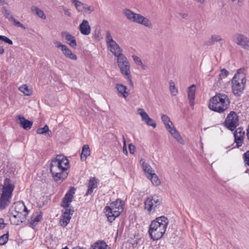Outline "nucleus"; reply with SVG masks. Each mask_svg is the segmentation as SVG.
I'll list each match as a JSON object with an SVG mask.
<instances>
[{
  "label": "nucleus",
  "mask_w": 249,
  "mask_h": 249,
  "mask_svg": "<svg viewBox=\"0 0 249 249\" xmlns=\"http://www.w3.org/2000/svg\"><path fill=\"white\" fill-rule=\"evenodd\" d=\"M179 15L183 18H186L188 17V14L186 13H181Z\"/></svg>",
  "instance_id": "53"
},
{
  "label": "nucleus",
  "mask_w": 249,
  "mask_h": 249,
  "mask_svg": "<svg viewBox=\"0 0 249 249\" xmlns=\"http://www.w3.org/2000/svg\"><path fill=\"white\" fill-rule=\"evenodd\" d=\"M2 0H0V2H2Z\"/></svg>",
  "instance_id": "58"
},
{
  "label": "nucleus",
  "mask_w": 249,
  "mask_h": 249,
  "mask_svg": "<svg viewBox=\"0 0 249 249\" xmlns=\"http://www.w3.org/2000/svg\"><path fill=\"white\" fill-rule=\"evenodd\" d=\"M105 210L108 220L110 223L114 221L115 218L119 216L121 213L123 212V211H121L117 207L114 206L111 207V204H110L109 206H106Z\"/></svg>",
  "instance_id": "13"
},
{
  "label": "nucleus",
  "mask_w": 249,
  "mask_h": 249,
  "mask_svg": "<svg viewBox=\"0 0 249 249\" xmlns=\"http://www.w3.org/2000/svg\"><path fill=\"white\" fill-rule=\"evenodd\" d=\"M140 162L142 163V167L143 171L146 173L147 176H151L153 173H155L152 168L147 163H145L144 160L141 159Z\"/></svg>",
  "instance_id": "26"
},
{
  "label": "nucleus",
  "mask_w": 249,
  "mask_h": 249,
  "mask_svg": "<svg viewBox=\"0 0 249 249\" xmlns=\"http://www.w3.org/2000/svg\"><path fill=\"white\" fill-rule=\"evenodd\" d=\"M162 203L160 197L155 195L148 197L144 201V210L150 214L156 212L157 208Z\"/></svg>",
  "instance_id": "7"
},
{
  "label": "nucleus",
  "mask_w": 249,
  "mask_h": 249,
  "mask_svg": "<svg viewBox=\"0 0 249 249\" xmlns=\"http://www.w3.org/2000/svg\"><path fill=\"white\" fill-rule=\"evenodd\" d=\"M132 21L142 24L149 28L152 26L151 23L149 19L138 14H135Z\"/></svg>",
  "instance_id": "17"
},
{
  "label": "nucleus",
  "mask_w": 249,
  "mask_h": 249,
  "mask_svg": "<svg viewBox=\"0 0 249 249\" xmlns=\"http://www.w3.org/2000/svg\"><path fill=\"white\" fill-rule=\"evenodd\" d=\"M15 185L11 179L5 178L2 187V193L0 196V210H4L11 203Z\"/></svg>",
  "instance_id": "4"
},
{
  "label": "nucleus",
  "mask_w": 249,
  "mask_h": 249,
  "mask_svg": "<svg viewBox=\"0 0 249 249\" xmlns=\"http://www.w3.org/2000/svg\"><path fill=\"white\" fill-rule=\"evenodd\" d=\"M17 119L19 121L18 123L20 126L24 129L29 130L32 127L33 125V122L32 121L26 120L20 115L17 116Z\"/></svg>",
  "instance_id": "20"
},
{
  "label": "nucleus",
  "mask_w": 249,
  "mask_h": 249,
  "mask_svg": "<svg viewBox=\"0 0 249 249\" xmlns=\"http://www.w3.org/2000/svg\"><path fill=\"white\" fill-rule=\"evenodd\" d=\"M243 158L245 164L249 166V150L243 154Z\"/></svg>",
  "instance_id": "43"
},
{
  "label": "nucleus",
  "mask_w": 249,
  "mask_h": 249,
  "mask_svg": "<svg viewBox=\"0 0 249 249\" xmlns=\"http://www.w3.org/2000/svg\"><path fill=\"white\" fill-rule=\"evenodd\" d=\"M147 178L150 179L152 184L155 186H158L160 184V179L155 173H153L151 176H147Z\"/></svg>",
  "instance_id": "34"
},
{
  "label": "nucleus",
  "mask_w": 249,
  "mask_h": 249,
  "mask_svg": "<svg viewBox=\"0 0 249 249\" xmlns=\"http://www.w3.org/2000/svg\"><path fill=\"white\" fill-rule=\"evenodd\" d=\"M0 40H1L3 42H4L6 43H7L9 45H12L13 44V41L7 37L4 36H0Z\"/></svg>",
  "instance_id": "42"
},
{
  "label": "nucleus",
  "mask_w": 249,
  "mask_h": 249,
  "mask_svg": "<svg viewBox=\"0 0 249 249\" xmlns=\"http://www.w3.org/2000/svg\"><path fill=\"white\" fill-rule=\"evenodd\" d=\"M196 85L193 84L188 89L187 96L191 107L193 108L194 106L195 96L196 93Z\"/></svg>",
  "instance_id": "21"
},
{
  "label": "nucleus",
  "mask_w": 249,
  "mask_h": 249,
  "mask_svg": "<svg viewBox=\"0 0 249 249\" xmlns=\"http://www.w3.org/2000/svg\"><path fill=\"white\" fill-rule=\"evenodd\" d=\"M161 120L167 129L170 130V129L172 128V125H173V123L170 121L169 117L166 115L163 114L161 116Z\"/></svg>",
  "instance_id": "32"
},
{
  "label": "nucleus",
  "mask_w": 249,
  "mask_h": 249,
  "mask_svg": "<svg viewBox=\"0 0 249 249\" xmlns=\"http://www.w3.org/2000/svg\"><path fill=\"white\" fill-rule=\"evenodd\" d=\"M117 64L120 68L121 72L125 78L127 79L130 83L132 85L131 76L130 75V65L127 58L123 54L117 57Z\"/></svg>",
  "instance_id": "8"
},
{
  "label": "nucleus",
  "mask_w": 249,
  "mask_h": 249,
  "mask_svg": "<svg viewBox=\"0 0 249 249\" xmlns=\"http://www.w3.org/2000/svg\"><path fill=\"white\" fill-rule=\"evenodd\" d=\"M123 142H124V145H123V152L125 154L127 155V151L126 145V143H125V139L124 138V137H123Z\"/></svg>",
  "instance_id": "51"
},
{
  "label": "nucleus",
  "mask_w": 249,
  "mask_h": 249,
  "mask_svg": "<svg viewBox=\"0 0 249 249\" xmlns=\"http://www.w3.org/2000/svg\"><path fill=\"white\" fill-rule=\"evenodd\" d=\"M221 40H223V39L220 35H213L211 36V38L207 41L206 44L207 45H210L214 44L215 42H219Z\"/></svg>",
  "instance_id": "33"
},
{
  "label": "nucleus",
  "mask_w": 249,
  "mask_h": 249,
  "mask_svg": "<svg viewBox=\"0 0 249 249\" xmlns=\"http://www.w3.org/2000/svg\"><path fill=\"white\" fill-rule=\"evenodd\" d=\"M139 66H140L141 67L142 69L143 70L146 69L145 65H144L142 63V64L139 65Z\"/></svg>",
  "instance_id": "55"
},
{
  "label": "nucleus",
  "mask_w": 249,
  "mask_h": 249,
  "mask_svg": "<svg viewBox=\"0 0 249 249\" xmlns=\"http://www.w3.org/2000/svg\"><path fill=\"white\" fill-rule=\"evenodd\" d=\"M137 112L140 115L142 120L146 124L149 126H151L153 128L156 127V124L153 122V120L150 118L148 114L142 108H138Z\"/></svg>",
  "instance_id": "16"
},
{
  "label": "nucleus",
  "mask_w": 249,
  "mask_h": 249,
  "mask_svg": "<svg viewBox=\"0 0 249 249\" xmlns=\"http://www.w3.org/2000/svg\"><path fill=\"white\" fill-rule=\"evenodd\" d=\"M49 131V127L46 124L43 127L38 128L36 130V132L39 134H43L46 133Z\"/></svg>",
  "instance_id": "41"
},
{
  "label": "nucleus",
  "mask_w": 249,
  "mask_h": 249,
  "mask_svg": "<svg viewBox=\"0 0 249 249\" xmlns=\"http://www.w3.org/2000/svg\"><path fill=\"white\" fill-rule=\"evenodd\" d=\"M234 142L236 143L237 147L241 146L245 138V131L242 127L237 128L234 133Z\"/></svg>",
  "instance_id": "15"
},
{
  "label": "nucleus",
  "mask_w": 249,
  "mask_h": 249,
  "mask_svg": "<svg viewBox=\"0 0 249 249\" xmlns=\"http://www.w3.org/2000/svg\"><path fill=\"white\" fill-rule=\"evenodd\" d=\"M169 220L165 216L156 218L152 221L149 228V234L153 241L160 239L165 233Z\"/></svg>",
  "instance_id": "2"
},
{
  "label": "nucleus",
  "mask_w": 249,
  "mask_h": 249,
  "mask_svg": "<svg viewBox=\"0 0 249 249\" xmlns=\"http://www.w3.org/2000/svg\"><path fill=\"white\" fill-rule=\"evenodd\" d=\"M132 58L137 65H139L142 64V61L139 57L133 55Z\"/></svg>",
  "instance_id": "47"
},
{
  "label": "nucleus",
  "mask_w": 249,
  "mask_h": 249,
  "mask_svg": "<svg viewBox=\"0 0 249 249\" xmlns=\"http://www.w3.org/2000/svg\"><path fill=\"white\" fill-rule=\"evenodd\" d=\"M11 22H13L14 25L18 27H20L23 29H25V26L21 23L19 21L17 20L15 18Z\"/></svg>",
  "instance_id": "44"
},
{
  "label": "nucleus",
  "mask_w": 249,
  "mask_h": 249,
  "mask_svg": "<svg viewBox=\"0 0 249 249\" xmlns=\"http://www.w3.org/2000/svg\"><path fill=\"white\" fill-rule=\"evenodd\" d=\"M246 83V75L243 73L238 71L231 80V89L233 94L240 97L243 93Z\"/></svg>",
  "instance_id": "5"
},
{
  "label": "nucleus",
  "mask_w": 249,
  "mask_h": 249,
  "mask_svg": "<svg viewBox=\"0 0 249 249\" xmlns=\"http://www.w3.org/2000/svg\"><path fill=\"white\" fill-rule=\"evenodd\" d=\"M72 4L75 6L76 10L79 12H86L90 13L93 11L94 8L92 6H89L87 4L82 3L78 0H71Z\"/></svg>",
  "instance_id": "14"
},
{
  "label": "nucleus",
  "mask_w": 249,
  "mask_h": 249,
  "mask_svg": "<svg viewBox=\"0 0 249 249\" xmlns=\"http://www.w3.org/2000/svg\"><path fill=\"white\" fill-rule=\"evenodd\" d=\"M169 131L179 143L182 144H184V141L174 126H173L172 128L170 129Z\"/></svg>",
  "instance_id": "25"
},
{
  "label": "nucleus",
  "mask_w": 249,
  "mask_h": 249,
  "mask_svg": "<svg viewBox=\"0 0 249 249\" xmlns=\"http://www.w3.org/2000/svg\"><path fill=\"white\" fill-rule=\"evenodd\" d=\"M170 90L172 96H176L178 92L177 89L175 87L174 82L172 81L170 82Z\"/></svg>",
  "instance_id": "40"
},
{
  "label": "nucleus",
  "mask_w": 249,
  "mask_h": 249,
  "mask_svg": "<svg viewBox=\"0 0 249 249\" xmlns=\"http://www.w3.org/2000/svg\"><path fill=\"white\" fill-rule=\"evenodd\" d=\"M31 10L33 13H36L38 17L43 19H46V16L45 15L44 12L37 7L35 6H32L31 7Z\"/></svg>",
  "instance_id": "31"
},
{
  "label": "nucleus",
  "mask_w": 249,
  "mask_h": 249,
  "mask_svg": "<svg viewBox=\"0 0 249 249\" xmlns=\"http://www.w3.org/2000/svg\"><path fill=\"white\" fill-rule=\"evenodd\" d=\"M9 239V233H7L3 234L0 236V245H4L8 242Z\"/></svg>",
  "instance_id": "38"
},
{
  "label": "nucleus",
  "mask_w": 249,
  "mask_h": 249,
  "mask_svg": "<svg viewBox=\"0 0 249 249\" xmlns=\"http://www.w3.org/2000/svg\"><path fill=\"white\" fill-rule=\"evenodd\" d=\"M124 14L127 18L131 21H132L136 14V13L127 9L124 10Z\"/></svg>",
  "instance_id": "37"
},
{
  "label": "nucleus",
  "mask_w": 249,
  "mask_h": 249,
  "mask_svg": "<svg viewBox=\"0 0 249 249\" xmlns=\"http://www.w3.org/2000/svg\"><path fill=\"white\" fill-rule=\"evenodd\" d=\"M69 161L66 157L57 155L55 159L52 160L50 167L56 166L58 169H68L69 168Z\"/></svg>",
  "instance_id": "11"
},
{
  "label": "nucleus",
  "mask_w": 249,
  "mask_h": 249,
  "mask_svg": "<svg viewBox=\"0 0 249 249\" xmlns=\"http://www.w3.org/2000/svg\"><path fill=\"white\" fill-rule=\"evenodd\" d=\"M107 46L109 48L110 52L115 56L118 57L120 56L121 55H123V54L122 53V50L116 42H113V44L111 43L108 45Z\"/></svg>",
  "instance_id": "22"
},
{
  "label": "nucleus",
  "mask_w": 249,
  "mask_h": 249,
  "mask_svg": "<svg viewBox=\"0 0 249 249\" xmlns=\"http://www.w3.org/2000/svg\"><path fill=\"white\" fill-rule=\"evenodd\" d=\"M110 204H111V207H115L118 208L119 210L121 211H123L124 210V202L120 199H117L115 201H113Z\"/></svg>",
  "instance_id": "35"
},
{
  "label": "nucleus",
  "mask_w": 249,
  "mask_h": 249,
  "mask_svg": "<svg viewBox=\"0 0 249 249\" xmlns=\"http://www.w3.org/2000/svg\"><path fill=\"white\" fill-rule=\"evenodd\" d=\"M62 9L64 10V14L66 16L69 17H71V13L70 12V9H67V8H66L65 7H64V6H62Z\"/></svg>",
  "instance_id": "48"
},
{
  "label": "nucleus",
  "mask_w": 249,
  "mask_h": 249,
  "mask_svg": "<svg viewBox=\"0 0 249 249\" xmlns=\"http://www.w3.org/2000/svg\"><path fill=\"white\" fill-rule=\"evenodd\" d=\"M115 87L118 92L122 95L124 98H126L128 96L129 94L128 92L126 91L127 88L126 86L123 84H117Z\"/></svg>",
  "instance_id": "28"
},
{
  "label": "nucleus",
  "mask_w": 249,
  "mask_h": 249,
  "mask_svg": "<svg viewBox=\"0 0 249 249\" xmlns=\"http://www.w3.org/2000/svg\"><path fill=\"white\" fill-rule=\"evenodd\" d=\"M92 249H109L104 241H99L92 246Z\"/></svg>",
  "instance_id": "30"
},
{
  "label": "nucleus",
  "mask_w": 249,
  "mask_h": 249,
  "mask_svg": "<svg viewBox=\"0 0 249 249\" xmlns=\"http://www.w3.org/2000/svg\"><path fill=\"white\" fill-rule=\"evenodd\" d=\"M5 14L6 18H7L9 21H12L13 20H14V18L10 12L6 11Z\"/></svg>",
  "instance_id": "49"
},
{
  "label": "nucleus",
  "mask_w": 249,
  "mask_h": 249,
  "mask_svg": "<svg viewBox=\"0 0 249 249\" xmlns=\"http://www.w3.org/2000/svg\"><path fill=\"white\" fill-rule=\"evenodd\" d=\"M75 190L73 187H71L62 199L60 205L65 210L62 211L60 219L61 226L66 227L68 224L74 213L73 208L70 206V204L72 201Z\"/></svg>",
  "instance_id": "1"
},
{
  "label": "nucleus",
  "mask_w": 249,
  "mask_h": 249,
  "mask_svg": "<svg viewBox=\"0 0 249 249\" xmlns=\"http://www.w3.org/2000/svg\"><path fill=\"white\" fill-rule=\"evenodd\" d=\"M19 90L26 96L30 95L32 93V90L29 89L26 85L21 86L19 88Z\"/></svg>",
  "instance_id": "36"
},
{
  "label": "nucleus",
  "mask_w": 249,
  "mask_h": 249,
  "mask_svg": "<svg viewBox=\"0 0 249 249\" xmlns=\"http://www.w3.org/2000/svg\"><path fill=\"white\" fill-rule=\"evenodd\" d=\"M62 249H69L67 247H66L64 248H63Z\"/></svg>",
  "instance_id": "57"
},
{
  "label": "nucleus",
  "mask_w": 249,
  "mask_h": 249,
  "mask_svg": "<svg viewBox=\"0 0 249 249\" xmlns=\"http://www.w3.org/2000/svg\"><path fill=\"white\" fill-rule=\"evenodd\" d=\"M4 53V49L3 47L0 46V54H2Z\"/></svg>",
  "instance_id": "54"
},
{
  "label": "nucleus",
  "mask_w": 249,
  "mask_h": 249,
  "mask_svg": "<svg viewBox=\"0 0 249 249\" xmlns=\"http://www.w3.org/2000/svg\"><path fill=\"white\" fill-rule=\"evenodd\" d=\"M6 224L4 222L3 218H0V230L3 229L5 228Z\"/></svg>",
  "instance_id": "52"
},
{
  "label": "nucleus",
  "mask_w": 249,
  "mask_h": 249,
  "mask_svg": "<svg viewBox=\"0 0 249 249\" xmlns=\"http://www.w3.org/2000/svg\"><path fill=\"white\" fill-rule=\"evenodd\" d=\"M61 36L62 37L65 38L68 44L71 47H75L77 45V43L75 37L72 35L70 34L67 32H62L61 33Z\"/></svg>",
  "instance_id": "18"
},
{
  "label": "nucleus",
  "mask_w": 249,
  "mask_h": 249,
  "mask_svg": "<svg viewBox=\"0 0 249 249\" xmlns=\"http://www.w3.org/2000/svg\"><path fill=\"white\" fill-rule=\"evenodd\" d=\"M90 154V150L89 145L85 144L82 147V153L81 154V160L84 161L87 158Z\"/></svg>",
  "instance_id": "27"
},
{
  "label": "nucleus",
  "mask_w": 249,
  "mask_h": 249,
  "mask_svg": "<svg viewBox=\"0 0 249 249\" xmlns=\"http://www.w3.org/2000/svg\"><path fill=\"white\" fill-rule=\"evenodd\" d=\"M233 41L242 48L249 50V38L240 33H235L232 36Z\"/></svg>",
  "instance_id": "12"
},
{
  "label": "nucleus",
  "mask_w": 249,
  "mask_h": 249,
  "mask_svg": "<svg viewBox=\"0 0 249 249\" xmlns=\"http://www.w3.org/2000/svg\"><path fill=\"white\" fill-rule=\"evenodd\" d=\"M61 51L63 52V54L66 57L71 59L76 60L77 58L76 55L73 53L71 50L66 45H65V47H63V48Z\"/></svg>",
  "instance_id": "24"
},
{
  "label": "nucleus",
  "mask_w": 249,
  "mask_h": 249,
  "mask_svg": "<svg viewBox=\"0 0 249 249\" xmlns=\"http://www.w3.org/2000/svg\"><path fill=\"white\" fill-rule=\"evenodd\" d=\"M239 125V118L237 114L233 111H231L224 121V125L232 131Z\"/></svg>",
  "instance_id": "9"
},
{
  "label": "nucleus",
  "mask_w": 249,
  "mask_h": 249,
  "mask_svg": "<svg viewBox=\"0 0 249 249\" xmlns=\"http://www.w3.org/2000/svg\"><path fill=\"white\" fill-rule=\"evenodd\" d=\"M129 152L131 154H133L135 151V147L132 143H130L128 145Z\"/></svg>",
  "instance_id": "50"
},
{
  "label": "nucleus",
  "mask_w": 249,
  "mask_h": 249,
  "mask_svg": "<svg viewBox=\"0 0 249 249\" xmlns=\"http://www.w3.org/2000/svg\"><path fill=\"white\" fill-rule=\"evenodd\" d=\"M229 71L225 69H223L221 70V73L219 74V76L222 78L226 77L229 75Z\"/></svg>",
  "instance_id": "45"
},
{
  "label": "nucleus",
  "mask_w": 249,
  "mask_h": 249,
  "mask_svg": "<svg viewBox=\"0 0 249 249\" xmlns=\"http://www.w3.org/2000/svg\"><path fill=\"white\" fill-rule=\"evenodd\" d=\"M53 42L55 44V47L58 49H60L61 50H62L63 48V47H65V45H63L60 42L55 40H53Z\"/></svg>",
  "instance_id": "46"
},
{
  "label": "nucleus",
  "mask_w": 249,
  "mask_h": 249,
  "mask_svg": "<svg viewBox=\"0 0 249 249\" xmlns=\"http://www.w3.org/2000/svg\"><path fill=\"white\" fill-rule=\"evenodd\" d=\"M106 40L107 45H109L111 43H113L115 42L112 37V36L109 31L106 32Z\"/></svg>",
  "instance_id": "39"
},
{
  "label": "nucleus",
  "mask_w": 249,
  "mask_h": 249,
  "mask_svg": "<svg viewBox=\"0 0 249 249\" xmlns=\"http://www.w3.org/2000/svg\"><path fill=\"white\" fill-rule=\"evenodd\" d=\"M236 0H231V1H232V2H234V1H235ZM242 0H238V2H241Z\"/></svg>",
  "instance_id": "56"
},
{
  "label": "nucleus",
  "mask_w": 249,
  "mask_h": 249,
  "mask_svg": "<svg viewBox=\"0 0 249 249\" xmlns=\"http://www.w3.org/2000/svg\"><path fill=\"white\" fill-rule=\"evenodd\" d=\"M42 213L41 212L34 213L31 217L30 224L32 225H36L42 218Z\"/></svg>",
  "instance_id": "29"
},
{
  "label": "nucleus",
  "mask_w": 249,
  "mask_h": 249,
  "mask_svg": "<svg viewBox=\"0 0 249 249\" xmlns=\"http://www.w3.org/2000/svg\"><path fill=\"white\" fill-rule=\"evenodd\" d=\"M98 179L95 178H91L89 180L88 184V189L86 194V196L91 195L93 193L94 189L97 187Z\"/></svg>",
  "instance_id": "23"
},
{
  "label": "nucleus",
  "mask_w": 249,
  "mask_h": 249,
  "mask_svg": "<svg viewBox=\"0 0 249 249\" xmlns=\"http://www.w3.org/2000/svg\"><path fill=\"white\" fill-rule=\"evenodd\" d=\"M79 30L81 33L85 36L90 34L91 28L89 24V21L84 19L79 26Z\"/></svg>",
  "instance_id": "19"
},
{
  "label": "nucleus",
  "mask_w": 249,
  "mask_h": 249,
  "mask_svg": "<svg viewBox=\"0 0 249 249\" xmlns=\"http://www.w3.org/2000/svg\"><path fill=\"white\" fill-rule=\"evenodd\" d=\"M67 169H58L56 166L50 167V172L54 180L56 182H62L68 176V173L66 172Z\"/></svg>",
  "instance_id": "10"
},
{
  "label": "nucleus",
  "mask_w": 249,
  "mask_h": 249,
  "mask_svg": "<svg viewBox=\"0 0 249 249\" xmlns=\"http://www.w3.org/2000/svg\"><path fill=\"white\" fill-rule=\"evenodd\" d=\"M15 205V212L11 213L9 212V213L13 218L17 219V221H14V224L18 225L19 222L22 223L26 220L28 211L22 201L17 202Z\"/></svg>",
  "instance_id": "6"
},
{
  "label": "nucleus",
  "mask_w": 249,
  "mask_h": 249,
  "mask_svg": "<svg viewBox=\"0 0 249 249\" xmlns=\"http://www.w3.org/2000/svg\"><path fill=\"white\" fill-rule=\"evenodd\" d=\"M230 101L225 94L217 93L210 99L209 108L215 112L223 113L229 108Z\"/></svg>",
  "instance_id": "3"
}]
</instances>
